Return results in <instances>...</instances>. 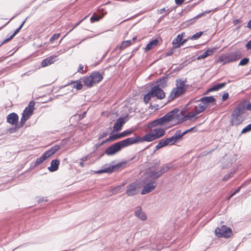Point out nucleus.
I'll return each instance as SVG.
<instances>
[{"mask_svg":"<svg viewBox=\"0 0 251 251\" xmlns=\"http://www.w3.org/2000/svg\"><path fill=\"white\" fill-rule=\"evenodd\" d=\"M215 102V99L212 97H204L199 100H192L187 105V109L190 111L187 113L186 118L189 120L197 119L196 116L202 112L211 103Z\"/></svg>","mask_w":251,"mask_h":251,"instance_id":"obj_1","label":"nucleus"},{"mask_svg":"<svg viewBox=\"0 0 251 251\" xmlns=\"http://www.w3.org/2000/svg\"><path fill=\"white\" fill-rule=\"evenodd\" d=\"M136 143L137 140L135 137L126 138L110 146L105 150V153L108 155H114L122 148Z\"/></svg>","mask_w":251,"mask_h":251,"instance_id":"obj_2","label":"nucleus"},{"mask_svg":"<svg viewBox=\"0 0 251 251\" xmlns=\"http://www.w3.org/2000/svg\"><path fill=\"white\" fill-rule=\"evenodd\" d=\"M245 112V104L240 103L232 112L230 119L231 125L237 126L242 124L245 119L243 115Z\"/></svg>","mask_w":251,"mask_h":251,"instance_id":"obj_3","label":"nucleus"},{"mask_svg":"<svg viewBox=\"0 0 251 251\" xmlns=\"http://www.w3.org/2000/svg\"><path fill=\"white\" fill-rule=\"evenodd\" d=\"M154 126L153 129L151 130L149 133L145 134L143 137L134 136L137 140V143L138 142H143L145 141L151 142L157 138L162 137L165 133V130L163 128H160Z\"/></svg>","mask_w":251,"mask_h":251,"instance_id":"obj_4","label":"nucleus"},{"mask_svg":"<svg viewBox=\"0 0 251 251\" xmlns=\"http://www.w3.org/2000/svg\"><path fill=\"white\" fill-rule=\"evenodd\" d=\"M186 80H182L180 79L176 80V87L174 88L171 91L168 98L169 100H172L184 94L186 90Z\"/></svg>","mask_w":251,"mask_h":251,"instance_id":"obj_5","label":"nucleus"},{"mask_svg":"<svg viewBox=\"0 0 251 251\" xmlns=\"http://www.w3.org/2000/svg\"><path fill=\"white\" fill-rule=\"evenodd\" d=\"M178 111L177 109H174L169 113H168L165 116L162 117L161 118L155 120L152 122L151 123L149 124V128H152L155 126H157L158 125H161L172 120L176 119V113Z\"/></svg>","mask_w":251,"mask_h":251,"instance_id":"obj_6","label":"nucleus"},{"mask_svg":"<svg viewBox=\"0 0 251 251\" xmlns=\"http://www.w3.org/2000/svg\"><path fill=\"white\" fill-rule=\"evenodd\" d=\"M166 83V79L165 77L160 78L157 81L156 85L152 87L150 91L151 94L152 95L153 98L156 97L159 100H162L165 98V93L160 87H163Z\"/></svg>","mask_w":251,"mask_h":251,"instance_id":"obj_7","label":"nucleus"},{"mask_svg":"<svg viewBox=\"0 0 251 251\" xmlns=\"http://www.w3.org/2000/svg\"><path fill=\"white\" fill-rule=\"evenodd\" d=\"M102 78L100 73L94 72L90 76L84 77L82 80L85 86L91 87L100 81Z\"/></svg>","mask_w":251,"mask_h":251,"instance_id":"obj_8","label":"nucleus"},{"mask_svg":"<svg viewBox=\"0 0 251 251\" xmlns=\"http://www.w3.org/2000/svg\"><path fill=\"white\" fill-rule=\"evenodd\" d=\"M240 58V53L239 51L229 52L223 54L219 56L218 62L225 65L230 62L236 61Z\"/></svg>","mask_w":251,"mask_h":251,"instance_id":"obj_9","label":"nucleus"},{"mask_svg":"<svg viewBox=\"0 0 251 251\" xmlns=\"http://www.w3.org/2000/svg\"><path fill=\"white\" fill-rule=\"evenodd\" d=\"M35 102L33 101L29 102L28 106L25 107L22 113V117L21 119L20 126H23L25 122L28 120L33 114Z\"/></svg>","mask_w":251,"mask_h":251,"instance_id":"obj_10","label":"nucleus"},{"mask_svg":"<svg viewBox=\"0 0 251 251\" xmlns=\"http://www.w3.org/2000/svg\"><path fill=\"white\" fill-rule=\"evenodd\" d=\"M59 146H54L48 151H46L40 158H38L35 163V166H38L42 163L47 158L50 157L59 149Z\"/></svg>","mask_w":251,"mask_h":251,"instance_id":"obj_11","label":"nucleus"},{"mask_svg":"<svg viewBox=\"0 0 251 251\" xmlns=\"http://www.w3.org/2000/svg\"><path fill=\"white\" fill-rule=\"evenodd\" d=\"M215 234L219 237L226 238L230 237L232 235V230L230 228L226 226H222L221 228H217L215 229Z\"/></svg>","mask_w":251,"mask_h":251,"instance_id":"obj_12","label":"nucleus"},{"mask_svg":"<svg viewBox=\"0 0 251 251\" xmlns=\"http://www.w3.org/2000/svg\"><path fill=\"white\" fill-rule=\"evenodd\" d=\"M171 164H164L161 167L160 170L159 171L155 172L153 170V169H151V171L150 174V176L151 177L153 178H157L160 176L162 174L166 172L168 170L172 167Z\"/></svg>","mask_w":251,"mask_h":251,"instance_id":"obj_13","label":"nucleus"},{"mask_svg":"<svg viewBox=\"0 0 251 251\" xmlns=\"http://www.w3.org/2000/svg\"><path fill=\"white\" fill-rule=\"evenodd\" d=\"M138 185L133 182L126 186V194L128 196H132L137 194L139 192Z\"/></svg>","mask_w":251,"mask_h":251,"instance_id":"obj_14","label":"nucleus"},{"mask_svg":"<svg viewBox=\"0 0 251 251\" xmlns=\"http://www.w3.org/2000/svg\"><path fill=\"white\" fill-rule=\"evenodd\" d=\"M157 183L155 181H152L145 184L141 192L142 195H145L152 191L156 188Z\"/></svg>","mask_w":251,"mask_h":251,"instance_id":"obj_15","label":"nucleus"},{"mask_svg":"<svg viewBox=\"0 0 251 251\" xmlns=\"http://www.w3.org/2000/svg\"><path fill=\"white\" fill-rule=\"evenodd\" d=\"M181 137L182 134L181 130H177L172 137L166 138L165 139L167 141L166 142L168 145L169 144L172 145L176 143L177 140L180 139Z\"/></svg>","mask_w":251,"mask_h":251,"instance_id":"obj_16","label":"nucleus"},{"mask_svg":"<svg viewBox=\"0 0 251 251\" xmlns=\"http://www.w3.org/2000/svg\"><path fill=\"white\" fill-rule=\"evenodd\" d=\"M184 33H182L177 35L176 38H175L172 42V44L175 46L176 48H179L182 46L184 43L186 42V40H184L182 41Z\"/></svg>","mask_w":251,"mask_h":251,"instance_id":"obj_17","label":"nucleus"},{"mask_svg":"<svg viewBox=\"0 0 251 251\" xmlns=\"http://www.w3.org/2000/svg\"><path fill=\"white\" fill-rule=\"evenodd\" d=\"M57 55H51L45 59H44L41 62V66L45 67L53 63L57 60Z\"/></svg>","mask_w":251,"mask_h":251,"instance_id":"obj_18","label":"nucleus"},{"mask_svg":"<svg viewBox=\"0 0 251 251\" xmlns=\"http://www.w3.org/2000/svg\"><path fill=\"white\" fill-rule=\"evenodd\" d=\"M134 214L136 217L138 218L141 221H146L147 219V216L145 213L143 211L141 206H137L136 207Z\"/></svg>","mask_w":251,"mask_h":251,"instance_id":"obj_19","label":"nucleus"},{"mask_svg":"<svg viewBox=\"0 0 251 251\" xmlns=\"http://www.w3.org/2000/svg\"><path fill=\"white\" fill-rule=\"evenodd\" d=\"M218 49L217 47H213L212 48H208L204 52H203L202 54L199 55L197 57L198 60H200L201 59H204L206 58L207 57L213 54Z\"/></svg>","mask_w":251,"mask_h":251,"instance_id":"obj_20","label":"nucleus"},{"mask_svg":"<svg viewBox=\"0 0 251 251\" xmlns=\"http://www.w3.org/2000/svg\"><path fill=\"white\" fill-rule=\"evenodd\" d=\"M217 8H215L214 9L211 10H206L201 13H200L197 15L195 17L190 19V20H188L186 22L187 25H190L193 24L196 22V20L198 19L199 18H200L203 16H204L206 14L209 13L210 12H215L216 11Z\"/></svg>","mask_w":251,"mask_h":251,"instance_id":"obj_21","label":"nucleus"},{"mask_svg":"<svg viewBox=\"0 0 251 251\" xmlns=\"http://www.w3.org/2000/svg\"><path fill=\"white\" fill-rule=\"evenodd\" d=\"M18 118L19 117L17 114L12 113L7 116V121L12 125H14L17 123Z\"/></svg>","mask_w":251,"mask_h":251,"instance_id":"obj_22","label":"nucleus"},{"mask_svg":"<svg viewBox=\"0 0 251 251\" xmlns=\"http://www.w3.org/2000/svg\"><path fill=\"white\" fill-rule=\"evenodd\" d=\"M59 165V161L57 159L53 160L50 163V166L48 167V170L51 172H54L58 170Z\"/></svg>","mask_w":251,"mask_h":251,"instance_id":"obj_23","label":"nucleus"},{"mask_svg":"<svg viewBox=\"0 0 251 251\" xmlns=\"http://www.w3.org/2000/svg\"><path fill=\"white\" fill-rule=\"evenodd\" d=\"M125 124L124 119L123 118H119L113 126V131H118L121 129L122 126Z\"/></svg>","mask_w":251,"mask_h":251,"instance_id":"obj_24","label":"nucleus"},{"mask_svg":"<svg viewBox=\"0 0 251 251\" xmlns=\"http://www.w3.org/2000/svg\"><path fill=\"white\" fill-rule=\"evenodd\" d=\"M114 167L108 164L104 166L102 168L97 172V174H102L103 173H111L113 171Z\"/></svg>","mask_w":251,"mask_h":251,"instance_id":"obj_25","label":"nucleus"},{"mask_svg":"<svg viewBox=\"0 0 251 251\" xmlns=\"http://www.w3.org/2000/svg\"><path fill=\"white\" fill-rule=\"evenodd\" d=\"M136 39V37H134L132 38V40H126L123 41L121 45L120 46V49L121 50H123L127 48L128 47L131 46L132 44V43L135 42Z\"/></svg>","mask_w":251,"mask_h":251,"instance_id":"obj_26","label":"nucleus"},{"mask_svg":"<svg viewBox=\"0 0 251 251\" xmlns=\"http://www.w3.org/2000/svg\"><path fill=\"white\" fill-rule=\"evenodd\" d=\"M25 23V21H24L22 24L20 25V26L14 31V33L11 35L9 38L5 39L3 42H2V44H4V43H5L8 41H9L10 40H11V39H12L13 38V37L20 31V30L21 29V28H22L23 25H24Z\"/></svg>","mask_w":251,"mask_h":251,"instance_id":"obj_27","label":"nucleus"},{"mask_svg":"<svg viewBox=\"0 0 251 251\" xmlns=\"http://www.w3.org/2000/svg\"><path fill=\"white\" fill-rule=\"evenodd\" d=\"M25 23V21H24L22 24L20 25V26L14 31V33L11 35L9 38L5 39L3 42H2V44H4V43H5L8 41H9L10 40H11V39H12L13 38V37L20 31V30L21 29V28H22L23 25H24Z\"/></svg>","mask_w":251,"mask_h":251,"instance_id":"obj_28","label":"nucleus"},{"mask_svg":"<svg viewBox=\"0 0 251 251\" xmlns=\"http://www.w3.org/2000/svg\"><path fill=\"white\" fill-rule=\"evenodd\" d=\"M158 43V40L157 39H154L150 42L146 47V50L149 51L155 47Z\"/></svg>","mask_w":251,"mask_h":251,"instance_id":"obj_29","label":"nucleus"},{"mask_svg":"<svg viewBox=\"0 0 251 251\" xmlns=\"http://www.w3.org/2000/svg\"><path fill=\"white\" fill-rule=\"evenodd\" d=\"M165 139H162L161 140L159 141V143L157 144V145L155 147L156 150H158L167 145H168L167 143L166 142Z\"/></svg>","mask_w":251,"mask_h":251,"instance_id":"obj_30","label":"nucleus"},{"mask_svg":"<svg viewBox=\"0 0 251 251\" xmlns=\"http://www.w3.org/2000/svg\"><path fill=\"white\" fill-rule=\"evenodd\" d=\"M226 84V83H218V84L214 85L213 87H212L210 89V91H217L220 89H222L224 87H225Z\"/></svg>","mask_w":251,"mask_h":251,"instance_id":"obj_31","label":"nucleus"},{"mask_svg":"<svg viewBox=\"0 0 251 251\" xmlns=\"http://www.w3.org/2000/svg\"><path fill=\"white\" fill-rule=\"evenodd\" d=\"M134 130L132 129H128L126 130H125L122 132L120 133L121 136H122V137L123 138L126 136H129L131 135L134 132Z\"/></svg>","mask_w":251,"mask_h":251,"instance_id":"obj_32","label":"nucleus"},{"mask_svg":"<svg viewBox=\"0 0 251 251\" xmlns=\"http://www.w3.org/2000/svg\"><path fill=\"white\" fill-rule=\"evenodd\" d=\"M121 138L122 137L121 136L120 133L115 135H110L109 137L106 139L105 142L115 140Z\"/></svg>","mask_w":251,"mask_h":251,"instance_id":"obj_33","label":"nucleus"},{"mask_svg":"<svg viewBox=\"0 0 251 251\" xmlns=\"http://www.w3.org/2000/svg\"><path fill=\"white\" fill-rule=\"evenodd\" d=\"M72 84H73V88H76L77 90H80L82 88V85L79 80L73 82Z\"/></svg>","mask_w":251,"mask_h":251,"instance_id":"obj_34","label":"nucleus"},{"mask_svg":"<svg viewBox=\"0 0 251 251\" xmlns=\"http://www.w3.org/2000/svg\"><path fill=\"white\" fill-rule=\"evenodd\" d=\"M102 18V16H99L96 14H94L93 16L90 18V21L91 23H94L96 22L99 21L100 19Z\"/></svg>","mask_w":251,"mask_h":251,"instance_id":"obj_35","label":"nucleus"},{"mask_svg":"<svg viewBox=\"0 0 251 251\" xmlns=\"http://www.w3.org/2000/svg\"><path fill=\"white\" fill-rule=\"evenodd\" d=\"M202 33H203V32L202 31H200V32H197L196 33H195V34L192 35L190 38V39L191 40H197V39H199L201 36Z\"/></svg>","mask_w":251,"mask_h":251,"instance_id":"obj_36","label":"nucleus"},{"mask_svg":"<svg viewBox=\"0 0 251 251\" xmlns=\"http://www.w3.org/2000/svg\"><path fill=\"white\" fill-rule=\"evenodd\" d=\"M151 98H153L152 95L151 94V91H150L147 94H146L144 98L145 102L147 103L149 102Z\"/></svg>","mask_w":251,"mask_h":251,"instance_id":"obj_37","label":"nucleus"},{"mask_svg":"<svg viewBox=\"0 0 251 251\" xmlns=\"http://www.w3.org/2000/svg\"><path fill=\"white\" fill-rule=\"evenodd\" d=\"M249 62V59L248 58H245L243 59H242L239 64V65L240 66H244L247 65Z\"/></svg>","mask_w":251,"mask_h":251,"instance_id":"obj_38","label":"nucleus"},{"mask_svg":"<svg viewBox=\"0 0 251 251\" xmlns=\"http://www.w3.org/2000/svg\"><path fill=\"white\" fill-rule=\"evenodd\" d=\"M250 131H251V124L248 125L244 128H243L242 130L241 133H245Z\"/></svg>","mask_w":251,"mask_h":251,"instance_id":"obj_39","label":"nucleus"},{"mask_svg":"<svg viewBox=\"0 0 251 251\" xmlns=\"http://www.w3.org/2000/svg\"><path fill=\"white\" fill-rule=\"evenodd\" d=\"M196 131V130L195 129V127H192V128H191L188 130H186L182 132H181L182 136H183L184 135L186 134L188 132H189L190 131Z\"/></svg>","mask_w":251,"mask_h":251,"instance_id":"obj_40","label":"nucleus"},{"mask_svg":"<svg viewBox=\"0 0 251 251\" xmlns=\"http://www.w3.org/2000/svg\"><path fill=\"white\" fill-rule=\"evenodd\" d=\"M60 35V33L54 34L50 38V40L52 41L53 40H57L59 37Z\"/></svg>","mask_w":251,"mask_h":251,"instance_id":"obj_41","label":"nucleus"},{"mask_svg":"<svg viewBox=\"0 0 251 251\" xmlns=\"http://www.w3.org/2000/svg\"><path fill=\"white\" fill-rule=\"evenodd\" d=\"M228 93H224L222 97V100L223 101L226 100L228 98Z\"/></svg>","mask_w":251,"mask_h":251,"instance_id":"obj_42","label":"nucleus"},{"mask_svg":"<svg viewBox=\"0 0 251 251\" xmlns=\"http://www.w3.org/2000/svg\"><path fill=\"white\" fill-rule=\"evenodd\" d=\"M232 175H233V174H232V173L231 172V174L226 175V176H224V177L223 178V180L224 181H226V180H227L229 177H230L231 176H232Z\"/></svg>","mask_w":251,"mask_h":251,"instance_id":"obj_43","label":"nucleus"},{"mask_svg":"<svg viewBox=\"0 0 251 251\" xmlns=\"http://www.w3.org/2000/svg\"><path fill=\"white\" fill-rule=\"evenodd\" d=\"M246 110H248L251 111V102L248 103L247 105L245 104Z\"/></svg>","mask_w":251,"mask_h":251,"instance_id":"obj_44","label":"nucleus"},{"mask_svg":"<svg viewBox=\"0 0 251 251\" xmlns=\"http://www.w3.org/2000/svg\"><path fill=\"white\" fill-rule=\"evenodd\" d=\"M246 47L247 50H249L251 49V40H250L249 42L246 45Z\"/></svg>","mask_w":251,"mask_h":251,"instance_id":"obj_45","label":"nucleus"},{"mask_svg":"<svg viewBox=\"0 0 251 251\" xmlns=\"http://www.w3.org/2000/svg\"><path fill=\"white\" fill-rule=\"evenodd\" d=\"M185 0H175V2L177 5H181Z\"/></svg>","mask_w":251,"mask_h":251,"instance_id":"obj_46","label":"nucleus"},{"mask_svg":"<svg viewBox=\"0 0 251 251\" xmlns=\"http://www.w3.org/2000/svg\"><path fill=\"white\" fill-rule=\"evenodd\" d=\"M88 158H89V156L87 155V156H85L82 157L80 159V160L84 162V161H87L88 159Z\"/></svg>","mask_w":251,"mask_h":251,"instance_id":"obj_47","label":"nucleus"},{"mask_svg":"<svg viewBox=\"0 0 251 251\" xmlns=\"http://www.w3.org/2000/svg\"><path fill=\"white\" fill-rule=\"evenodd\" d=\"M83 65H82L80 64V65H79V68H78V70H77V72H79V73H81V71H83Z\"/></svg>","mask_w":251,"mask_h":251,"instance_id":"obj_48","label":"nucleus"},{"mask_svg":"<svg viewBox=\"0 0 251 251\" xmlns=\"http://www.w3.org/2000/svg\"><path fill=\"white\" fill-rule=\"evenodd\" d=\"M165 11V8H163L159 10V14H162Z\"/></svg>","mask_w":251,"mask_h":251,"instance_id":"obj_49","label":"nucleus"},{"mask_svg":"<svg viewBox=\"0 0 251 251\" xmlns=\"http://www.w3.org/2000/svg\"><path fill=\"white\" fill-rule=\"evenodd\" d=\"M241 187H239L233 193H235V194L237 193H238L241 189Z\"/></svg>","mask_w":251,"mask_h":251,"instance_id":"obj_50","label":"nucleus"},{"mask_svg":"<svg viewBox=\"0 0 251 251\" xmlns=\"http://www.w3.org/2000/svg\"><path fill=\"white\" fill-rule=\"evenodd\" d=\"M248 27L251 29V19L249 21L248 24Z\"/></svg>","mask_w":251,"mask_h":251,"instance_id":"obj_51","label":"nucleus"},{"mask_svg":"<svg viewBox=\"0 0 251 251\" xmlns=\"http://www.w3.org/2000/svg\"><path fill=\"white\" fill-rule=\"evenodd\" d=\"M234 195H235V193L233 192L232 193H231L228 198V199L229 200L230 199H231Z\"/></svg>","mask_w":251,"mask_h":251,"instance_id":"obj_52","label":"nucleus"},{"mask_svg":"<svg viewBox=\"0 0 251 251\" xmlns=\"http://www.w3.org/2000/svg\"><path fill=\"white\" fill-rule=\"evenodd\" d=\"M79 166L81 167H84V163H83V161H80L79 163Z\"/></svg>","mask_w":251,"mask_h":251,"instance_id":"obj_53","label":"nucleus"},{"mask_svg":"<svg viewBox=\"0 0 251 251\" xmlns=\"http://www.w3.org/2000/svg\"><path fill=\"white\" fill-rule=\"evenodd\" d=\"M87 17V16H86L83 19H82V20H81L80 21H79L78 23H77V24H76V25H75V27H76L78 25H79V24L84 20Z\"/></svg>","mask_w":251,"mask_h":251,"instance_id":"obj_54","label":"nucleus"},{"mask_svg":"<svg viewBox=\"0 0 251 251\" xmlns=\"http://www.w3.org/2000/svg\"><path fill=\"white\" fill-rule=\"evenodd\" d=\"M120 188H121V186H117V187L115 188V189H114V191H118V190H120Z\"/></svg>","mask_w":251,"mask_h":251,"instance_id":"obj_55","label":"nucleus"},{"mask_svg":"<svg viewBox=\"0 0 251 251\" xmlns=\"http://www.w3.org/2000/svg\"><path fill=\"white\" fill-rule=\"evenodd\" d=\"M107 134V133L103 132L102 135L101 136V137L103 138L104 137H105V136H106Z\"/></svg>","mask_w":251,"mask_h":251,"instance_id":"obj_56","label":"nucleus"},{"mask_svg":"<svg viewBox=\"0 0 251 251\" xmlns=\"http://www.w3.org/2000/svg\"><path fill=\"white\" fill-rule=\"evenodd\" d=\"M48 201V200H47V199L44 200V199H41V200H39V202H42V201Z\"/></svg>","mask_w":251,"mask_h":251,"instance_id":"obj_57","label":"nucleus"},{"mask_svg":"<svg viewBox=\"0 0 251 251\" xmlns=\"http://www.w3.org/2000/svg\"><path fill=\"white\" fill-rule=\"evenodd\" d=\"M239 22V20H236L234 23H235V24H236L237 23Z\"/></svg>","mask_w":251,"mask_h":251,"instance_id":"obj_58","label":"nucleus"},{"mask_svg":"<svg viewBox=\"0 0 251 251\" xmlns=\"http://www.w3.org/2000/svg\"><path fill=\"white\" fill-rule=\"evenodd\" d=\"M172 52L169 53V54L168 55H171V54H172Z\"/></svg>","mask_w":251,"mask_h":251,"instance_id":"obj_59","label":"nucleus"},{"mask_svg":"<svg viewBox=\"0 0 251 251\" xmlns=\"http://www.w3.org/2000/svg\"><path fill=\"white\" fill-rule=\"evenodd\" d=\"M125 183H124L123 184V186L125 185Z\"/></svg>","mask_w":251,"mask_h":251,"instance_id":"obj_60","label":"nucleus"}]
</instances>
